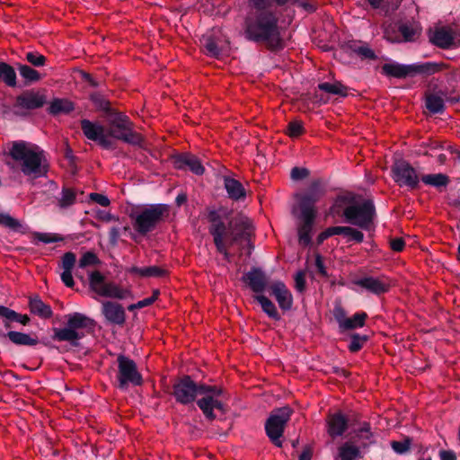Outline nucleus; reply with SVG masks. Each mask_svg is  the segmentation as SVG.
<instances>
[{"instance_id":"f257e3e1","label":"nucleus","mask_w":460,"mask_h":460,"mask_svg":"<svg viewBox=\"0 0 460 460\" xmlns=\"http://www.w3.org/2000/svg\"><path fill=\"white\" fill-rule=\"evenodd\" d=\"M278 8L261 13H248L243 20V35L248 41L265 46L270 51H280L285 47Z\"/></svg>"},{"instance_id":"f03ea898","label":"nucleus","mask_w":460,"mask_h":460,"mask_svg":"<svg viewBox=\"0 0 460 460\" xmlns=\"http://www.w3.org/2000/svg\"><path fill=\"white\" fill-rule=\"evenodd\" d=\"M325 189L320 179L313 181L304 192L295 195L296 205L293 214L298 219L297 234L302 245H310L313 227L317 217L316 203L323 197Z\"/></svg>"},{"instance_id":"7ed1b4c3","label":"nucleus","mask_w":460,"mask_h":460,"mask_svg":"<svg viewBox=\"0 0 460 460\" xmlns=\"http://www.w3.org/2000/svg\"><path fill=\"white\" fill-rule=\"evenodd\" d=\"M9 155L17 163L21 172L30 179L44 177L49 171L44 150L29 141H13Z\"/></svg>"},{"instance_id":"20e7f679","label":"nucleus","mask_w":460,"mask_h":460,"mask_svg":"<svg viewBox=\"0 0 460 460\" xmlns=\"http://www.w3.org/2000/svg\"><path fill=\"white\" fill-rule=\"evenodd\" d=\"M374 432L371 424L363 421L358 428H353L347 440L337 447L333 460H358L364 458L366 453L374 443Z\"/></svg>"},{"instance_id":"39448f33","label":"nucleus","mask_w":460,"mask_h":460,"mask_svg":"<svg viewBox=\"0 0 460 460\" xmlns=\"http://www.w3.org/2000/svg\"><path fill=\"white\" fill-rule=\"evenodd\" d=\"M170 216L167 204H151L130 215L132 227L139 235L146 236L160 227Z\"/></svg>"},{"instance_id":"423d86ee","label":"nucleus","mask_w":460,"mask_h":460,"mask_svg":"<svg viewBox=\"0 0 460 460\" xmlns=\"http://www.w3.org/2000/svg\"><path fill=\"white\" fill-rule=\"evenodd\" d=\"M199 396L201 397L197 400V405L206 420L210 422L216 420L215 410L220 411L222 414H226L228 411L226 400L229 399V394L224 386L200 383Z\"/></svg>"},{"instance_id":"0eeeda50","label":"nucleus","mask_w":460,"mask_h":460,"mask_svg":"<svg viewBox=\"0 0 460 460\" xmlns=\"http://www.w3.org/2000/svg\"><path fill=\"white\" fill-rule=\"evenodd\" d=\"M66 325L62 329L54 327L52 329V339L54 341H67L71 348H78L80 346V339L85 336L83 332L84 328H93L95 322L86 314L80 312L66 314Z\"/></svg>"},{"instance_id":"6e6552de","label":"nucleus","mask_w":460,"mask_h":460,"mask_svg":"<svg viewBox=\"0 0 460 460\" xmlns=\"http://www.w3.org/2000/svg\"><path fill=\"white\" fill-rule=\"evenodd\" d=\"M447 64L427 61L426 63L400 64L397 61L383 64L381 73L388 77L407 78L417 75H430L446 69Z\"/></svg>"},{"instance_id":"1a4fd4ad","label":"nucleus","mask_w":460,"mask_h":460,"mask_svg":"<svg viewBox=\"0 0 460 460\" xmlns=\"http://www.w3.org/2000/svg\"><path fill=\"white\" fill-rule=\"evenodd\" d=\"M107 136L120 139L127 144L141 145L143 138L140 133L136 132L135 125L128 115L111 108L108 123Z\"/></svg>"},{"instance_id":"9d476101","label":"nucleus","mask_w":460,"mask_h":460,"mask_svg":"<svg viewBox=\"0 0 460 460\" xmlns=\"http://www.w3.org/2000/svg\"><path fill=\"white\" fill-rule=\"evenodd\" d=\"M341 215L347 223L359 228L370 229L376 217V205L372 199H365L361 204L347 205Z\"/></svg>"},{"instance_id":"9b49d317","label":"nucleus","mask_w":460,"mask_h":460,"mask_svg":"<svg viewBox=\"0 0 460 460\" xmlns=\"http://www.w3.org/2000/svg\"><path fill=\"white\" fill-rule=\"evenodd\" d=\"M293 412L294 410L292 407L288 406V404L271 410L270 416L265 421V431L273 445L277 447L283 446L281 438Z\"/></svg>"},{"instance_id":"f8f14e48","label":"nucleus","mask_w":460,"mask_h":460,"mask_svg":"<svg viewBox=\"0 0 460 460\" xmlns=\"http://www.w3.org/2000/svg\"><path fill=\"white\" fill-rule=\"evenodd\" d=\"M118 374L116 386L120 390H127L132 386H140L143 385V376L138 370V367L133 358L128 356H118Z\"/></svg>"},{"instance_id":"ddd939ff","label":"nucleus","mask_w":460,"mask_h":460,"mask_svg":"<svg viewBox=\"0 0 460 460\" xmlns=\"http://www.w3.org/2000/svg\"><path fill=\"white\" fill-rule=\"evenodd\" d=\"M89 288L97 295L114 299H126L131 295L130 289L121 288L113 281H107L105 276L100 270H93L88 275Z\"/></svg>"},{"instance_id":"4468645a","label":"nucleus","mask_w":460,"mask_h":460,"mask_svg":"<svg viewBox=\"0 0 460 460\" xmlns=\"http://www.w3.org/2000/svg\"><path fill=\"white\" fill-rule=\"evenodd\" d=\"M199 386L200 383H197L191 376L183 374L181 377L174 379L171 394L179 404H192L197 402L199 396Z\"/></svg>"},{"instance_id":"2eb2a0df","label":"nucleus","mask_w":460,"mask_h":460,"mask_svg":"<svg viewBox=\"0 0 460 460\" xmlns=\"http://www.w3.org/2000/svg\"><path fill=\"white\" fill-rule=\"evenodd\" d=\"M358 422L356 414H346L342 410L330 411L325 417V428L328 436L332 438H341L348 432L350 426H355Z\"/></svg>"},{"instance_id":"dca6fc26","label":"nucleus","mask_w":460,"mask_h":460,"mask_svg":"<svg viewBox=\"0 0 460 460\" xmlns=\"http://www.w3.org/2000/svg\"><path fill=\"white\" fill-rule=\"evenodd\" d=\"M391 174L392 179L399 187H407L409 190H416L420 187V176L408 161H394L391 167Z\"/></svg>"},{"instance_id":"f3484780","label":"nucleus","mask_w":460,"mask_h":460,"mask_svg":"<svg viewBox=\"0 0 460 460\" xmlns=\"http://www.w3.org/2000/svg\"><path fill=\"white\" fill-rule=\"evenodd\" d=\"M47 103V96L39 90H24L18 94L13 103L14 113L20 116L28 115V111L42 108Z\"/></svg>"},{"instance_id":"a211bd4d","label":"nucleus","mask_w":460,"mask_h":460,"mask_svg":"<svg viewBox=\"0 0 460 460\" xmlns=\"http://www.w3.org/2000/svg\"><path fill=\"white\" fill-rule=\"evenodd\" d=\"M81 131L91 141H96L102 148L113 149L115 144L106 134L105 126L97 120L81 119Z\"/></svg>"},{"instance_id":"6ab92c4d","label":"nucleus","mask_w":460,"mask_h":460,"mask_svg":"<svg viewBox=\"0 0 460 460\" xmlns=\"http://www.w3.org/2000/svg\"><path fill=\"white\" fill-rule=\"evenodd\" d=\"M207 217L210 223L208 233L213 237L216 250L218 251L224 240L229 238V222L227 226L224 222L222 215L216 209L208 210Z\"/></svg>"},{"instance_id":"aec40b11","label":"nucleus","mask_w":460,"mask_h":460,"mask_svg":"<svg viewBox=\"0 0 460 460\" xmlns=\"http://www.w3.org/2000/svg\"><path fill=\"white\" fill-rule=\"evenodd\" d=\"M101 313L106 323L111 325L122 326L127 321L125 307L115 301H103L101 305Z\"/></svg>"},{"instance_id":"412c9836","label":"nucleus","mask_w":460,"mask_h":460,"mask_svg":"<svg viewBox=\"0 0 460 460\" xmlns=\"http://www.w3.org/2000/svg\"><path fill=\"white\" fill-rule=\"evenodd\" d=\"M353 284L361 287L363 289L373 293L374 295H383L391 289V282L387 277L365 276L356 279Z\"/></svg>"},{"instance_id":"4be33fe9","label":"nucleus","mask_w":460,"mask_h":460,"mask_svg":"<svg viewBox=\"0 0 460 460\" xmlns=\"http://www.w3.org/2000/svg\"><path fill=\"white\" fill-rule=\"evenodd\" d=\"M172 162L175 169L187 170L194 174L201 175L205 172V166L202 165L197 155L190 153L175 154L172 156Z\"/></svg>"},{"instance_id":"5701e85b","label":"nucleus","mask_w":460,"mask_h":460,"mask_svg":"<svg viewBox=\"0 0 460 460\" xmlns=\"http://www.w3.org/2000/svg\"><path fill=\"white\" fill-rule=\"evenodd\" d=\"M250 221L245 217H237L229 220V245L242 243L245 238H248Z\"/></svg>"},{"instance_id":"b1692460","label":"nucleus","mask_w":460,"mask_h":460,"mask_svg":"<svg viewBox=\"0 0 460 460\" xmlns=\"http://www.w3.org/2000/svg\"><path fill=\"white\" fill-rule=\"evenodd\" d=\"M242 280L247 282L250 288L257 295H262L268 286V277L261 268L250 269L247 273L243 274Z\"/></svg>"},{"instance_id":"393cba45","label":"nucleus","mask_w":460,"mask_h":460,"mask_svg":"<svg viewBox=\"0 0 460 460\" xmlns=\"http://www.w3.org/2000/svg\"><path fill=\"white\" fill-rule=\"evenodd\" d=\"M270 294L278 301L279 307L286 312L290 310L293 305V296L291 291L287 288L283 281H275L270 286Z\"/></svg>"},{"instance_id":"a878e982","label":"nucleus","mask_w":460,"mask_h":460,"mask_svg":"<svg viewBox=\"0 0 460 460\" xmlns=\"http://www.w3.org/2000/svg\"><path fill=\"white\" fill-rule=\"evenodd\" d=\"M429 41L439 49H453L454 38H452V28H436L435 31L429 34Z\"/></svg>"},{"instance_id":"bb28decb","label":"nucleus","mask_w":460,"mask_h":460,"mask_svg":"<svg viewBox=\"0 0 460 460\" xmlns=\"http://www.w3.org/2000/svg\"><path fill=\"white\" fill-rule=\"evenodd\" d=\"M0 336L8 338L12 343L17 346H36L40 341L35 334L31 335L22 332H13V330H9L8 332H4L0 330Z\"/></svg>"},{"instance_id":"cd10ccee","label":"nucleus","mask_w":460,"mask_h":460,"mask_svg":"<svg viewBox=\"0 0 460 460\" xmlns=\"http://www.w3.org/2000/svg\"><path fill=\"white\" fill-rule=\"evenodd\" d=\"M224 186L230 199L241 200L246 198V189L237 179L224 176Z\"/></svg>"},{"instance_id":"c85d7f7f","label":"nucleus","mask_w":460,"mask_h":460,"mask_svg":"<svg viewBox=\"0 0 460 460\" xmlns=\"http://www.w3.org/2000/svg\"><path fill=\"white\" fill-rule=\"evenodd\" d=\"M445 90H438L435 93H427L425 95V107L430 113L445 112Z\"/></svg>"},{"instance_id":"c756f323","label":"nucleus","mask_w":460,"mask_h":460,"mask_svg":"<svg viewBox=\"0 0 460 460\" xmlns=\"http://www.w3.org/2000/svg\"><path fill=\"white\" fill-rule=\"evenodd\" d=\"M0 317L3 318V323L5 328H12V321L21 323L22 325H28L31 322L29 314H18V312L10 309V307L0 305Z\"/></svg>"},{"instance_id":"7c9ffc66","label":"nucleus","mask_w":460,"mask_h":460,"mask_svg":"<svg viewBox=\"0 0 460 460\" xmlns=\"http://www.w3.org/2000/svg\"><path fill=\"white\" fill-rule=\"evenodd\" d=\"M29 308L32 314H36L41 318H50L53 315V310L50 305L45 304L39 295H34V296L30 297Z\"/></svg>"},{"instance_id":"2f4dec72","label":"nucleus","mask_w":460,"mask_h":460,"mask_svg":"<svg viewBox=\"0 0 460 460\" xmlns=\"http://www.w3.org/2000/svg\"><path fill=\"white\" fill-rule=\"evenodd\" d=\"M347 47L361 59H377V54L366 41H349Z\"/></svg>"},{"instance_id":"473e14b6","label":"nucleus","mask_w":460,"mask_h":460,"mask_svg":"<svg viewBox=\"0 0 460 460\" xmlns=\"http://www.w3.org/2000/svg\"><path fill=\"white\" fill-rule=\"evenodd\" d=\"M89 98L96 111H101V112H103L104 118L109 124L112 108L110 100L103 96V94L100 93V92H94L93 93H91Z\"/></svg>"},{"instance_id":"72a5a7b5","label":"nucleus","mask_w":460,"mask_h":460,"mask_svg":"<svg viewBox=\"0 0 460 460\" xmlns=\"http://www.w3.org/2000/svg\"><path fill=\"white\" fill-rule=\"evenodd\" d=\"M255 300L259 302L261 306V310L272 320H281V314L276 307L274 302L270 301L266 295H255Z\"/></svg>"},{"instance_id":"f704fd0d","label":"nucleus","mask_w":460,"mask_h":460,"mask_svg":"<svg viewBox=\"0 0 460 460\" xmlns=\"http://www.w3.org/2000/svg\"><path fill=\"white\" fill-rule=\"evenodd\" d=\"M0 82L8 85V87H16L17 74L15 68L4 61H0Z\"/></svg>"},{"instance_id":"c9c22d12","label":"nucleus","mask_w":460,"mask_h":460,"mask_svg":"<svg viewBox=\"0 0 460 460\" xmlns=\"http://www.w3.org/2000/svg\"><path fill=\"white\" fill-rule=\"evenodd\" d=\"M75 109L74 102L67 99H54L48 107V111L51 115L58 113H70Z\"/></svg>"},{"instance_id":"e433bc0d","label":"nucleus","mask_w":460,"mask_h":460,"mask_svg":"<svg viewBox=\"0 0 460 460\" xmlns=\"http://www.w3.org/2000/svg\"><path fill=\"white\" fill-rule=\"evenodd\" d=\"M317 88L318 90L328 93V94L340 95L341 97H346L349 90V87L340 81H335L333 84H330V82H323L317 85Z\"/></svg>"},{"instance_id":"4c0bfd02","label":"nucleus","mask_w":460,"mask_h":460,"mask_svg":"<svg viewBox=\"0 0 460 460\" xmlns=\"http://www.w3.org/2000/svg\"><path fill=\"white\" fill-rule=\"evenodd\" d=\"M17 68L24 80L25 84H31V83L39 82L40 78H42V75L40 72L37 71V69L32 68V66H28V64H17Z\"/></svg>"},{"instance_id":"58836bf2","label":"nucleus","mask_w":460,"mask_h":460,"mask_svg":"<svg viewBox=\"0 0 460 460\" xmlns=\"http://www.w3.org/2000/svg\"><path fill=\"white\" fill-rule=\"evenodd\" d=\"M133 274L140 275V277H164L168 274L165 269L160 266H147L146 268H138V266H132L129 270Z\"/></svg>"},{"instance_id":"ea45409f","label":"nucleus","mask_w":460,"mask_h":460,"mask_svg":"<svg viewBox=\"0 0 460 460\" xmlns=\"http://www.w3.org/2000/svg\"><path fill=\"white\" fill-rule=\"evenodd\" d=\"M421 181L424 182V184L433 185V187L440 188L447 187L450 181V179L447 174L445 173H429L422 174Z\"/></svg>"},{"instance_id":"a19ab883","label":"nucleus","mask_w":460,"mask_h":460,"mask_svg":"<svg viewBox=\"0 0 460 460\" xmlns=\"http://www.w3.org/2000/svg\"><path fill=\"white\" fill-rule=\"evenodd\" d=\"M0 226L14 231L15 233H25V228L19 219L5 212H0Z\"/></svg>"},{"instance_id":"79ce46f5","label":"nucleus","mask_w":460,"mask_h":460,"mask_svg":"<svg viewBox=\"0 0 460 460\" xmlns=\"http://www.w3.org/2000/svg\"><path fill=\"white\" fill-rule=\"evenodd\" d=\"M368 340V335H362L358 334V332H353L349 336L348 349L349 351H351V353H357V351H359L362 348H364Z\"/></svg>"},{"instance_id":"37998d69","label":"nucleus","mask_w":460,"mask_h":460,"mask_svg":"<svg viewBox=\"0 0 460 460\" xmlns=\"http://www.w3.org/2000/svg\"><path fill=\"white\" fill-rule=\"evenodd\" d=\"M368 314L366 312H356L351 317L347 318V331L356 330L364 326Z\"/></svg>"},{"instance_id":"c03bdc74","label":"nucleus","mask_w":460,"mask_h":460,"mask_svg":"<svg viewBox=\"0 0 460 460\" xmlns=\"http://www.w3.org/2000/svg\"><path fill=\"white\" fill-rule=\"evenodd\" d=\"M24 59L34 67L45 66L47 65V57L39 51H27L24 54Z\"/></svg>"},{"instance_id":"a18cd8bd","label":"nucleus","mask_w":460,"mask_h":460,"mask_svg":"<svg viewBox=\"0 0 460 460\" xmlns=\"http://www.w3.org/2000/svg\"><path fill=\"white\" fill-rule=\"evenodd\" d=\"M76 200V191L70 187H63L61 190V198L58 200V204L61 208H68L70 205H74Z\"/></svg>"},{"instance_id":"49530a36","label":"nucleus","mask_w":460,"mask_h":460,"mask_svg":"<svg viewBox=\"0 0 460 460\" xmlns=\"http://www.w3.org/2000/svg\"><path fill=\"white\" fill-rule=\"evenodd\" d=\"M202 46L205 49V52L210 57H219L221 49L213 36H207L202 41Z\"/></svg>"},{"instance_id":"de8ad7c7","label":"nucleus","mask_w":460,"mask_h":460,"mask_svg":"<svg viewBox=\"0 0 460 460\" xmlns=\"http://www.w3.org/2000/svg\"><path fill=\"white\" fill-rule=\"evenodd\" d=\"M304 123L301 120H291L287 124L286 133L291 138H296V137L302 136L305 133Z\"/></svg>"},{"instance_id":"09e8293b","label":"nucleus","mask_w":460,"mask_h":460,"mask_svg":"<svg viewBox=\"0 0 460 460\" xmlns=\"http://www.w3.org/2000/svg\"><path fill=\"white\" fill-rule=\"evenodd\" d=\"M249 12H261L269 8H277L274 0H248Z\"/></svg>"},{"instance_id":"8fccbe9b","label":"nucleus","mask_w":460,"mask_h":460,"mask_svg":"<svg viewBox=\"0 0 460 460\" xmlns=\"http://www.w3.org/2000/svg\"><path fill=\"white\" fill-rule=\"evenodd\" d=\"M412 440L411 437H404L402 440H392L391 447L395 453L405 454L410 450Z\"/></svg>"},{"instance_id":"3c124183","label":"nucleus","mask_w":460,"mask_h":460,"mask_svg":"<svg viewBox=\"0 0 460 460\" xmlns=\"http://www.w3.org/2000/svg\"><path fill=\"white\" fill-rule=\"evenodd\" d=\"M333 315L338 323V327L341 332H345L347 331V321L348 316L347 313L342 306H335L333 308Z\"/></svg>"},{"instance_id":"603ef678","label":"nucleus","mask_w":460,"mask_h":460,"mask_svg":"<svg viewBox=\"0 0 460 460\" xmlns=\"http://www.w3.org/2000/svg\"><path fill=\"white\" fill-rule=\"evenodd\" d=\"M101 261L97 254L93 252V251H87L86 252L83 253L79 260V267L82 269H84V267L87 266H96V264H100Z\"/></svg>"},{"instance_id":"864d4df0","label":"nucleus","mask_w":460,"mask_h":460,"mask_svg":"<svg viewBox=\"0 0 460 460\" xmlns=\"http://www.w3.org/2000/svg\"><path fill=\"white\" fill-rule=\"evenodd\" d=\"M76 264V255L75 252L64 253L61 259V267L66 270H69V271L73 272V270Z\"/></svg>"},{"instance_id":"5fc2aeb1","label":"nucleus","mask_w":460,"mask_h":460,"mask_svg":"<svg viewBox=\"0 0 460 460\" xmlns=\"http://www.w3.org/2000/svg\"><path fill=\"white\" fill-rule=\"evenodd\" d=\"M399 31L405 41H413L417 33V31H415L414 28L410 27V25H407V23H402L399 26Z\"/></svg>"},{"instance_id":"6e6d98bb","label":"nucleus","mask_w":460,"mask_h":460,"mask_svg":"<svg viewBox=\"0 0 460 460\" xmlns=\"http://www.w3.org/2000/svg\"><path fill=\"white\" fill-rule=\"evenodd\" d=\"M310 171L307 168H301V166H294L290 171V178L298 181V180H304L308 177Z\"/></svg>"},{"instance_id":"4d7b16f0","label":"nucleus","mask_w":460,"mask_h":460,"mask_svg":"<svg viewBox=\"0 0 460 460\" xmlns=\"http://www.w3.org/2000/svg\"><path fill=\"white\" fill-rule=\"evenodd\" d=\"M34 237L38 239V241H41L44 243H51V242H58L62 241L63 237L58 234H49V233H34Z\"/></svg>"},{"instance_id":"13d9d810","label":"nucleus","mask_w":460,"mask_h":460,"mask_svg":"<svg viewBox=\"0 0 460 460\" xmlns=\"http://www.w3.org/2000/svg\"><path fill=\"white\" fill-rule=\"evenodd\" d=\"M314 267L322 277H328L327 269L324 265V259L321 253L314 254Z\"/></svg>"},{"instance_id":"bf43d9fd","label":"nucleus","mask_w":460,"mask_h":460,"mask_svg":"<svg viewBox=\"0 0 460 460\" xmlns=\"http://www.w3.org/2000/svg\"><path fill=\"white\" fill-rule=\"evenodd\" d=\"M295 288L298 292H305L306 288V277L305 271H298L295 275Z\"/></svg>"},{"instance_id":"052dcab7","label":"nucleus","mask_w":460,"mask_h":460,"mask_svg":"<svg viewBox=\"0 0 460 460\" xmlns=\"http://www.w3.org/2000/svg\"><path fill=\"white\" fill-rule=\"evenodd\" d=\"M89 198L93 202L98 203L102 206H109L111 205V200L109 197L105 196V194H101V192H91L89 194Z\"/></svg>"},{"instance_id":"680f3d73","label":"nucleus","mask_w":460,"mask_h":460,"mask_svg":"<svg viewBox=\"0 0 460 460\" xmlns=\"http://www.w3.org/2000/svg\"><path fill=\"white\" fill-rule=\"evenodd\" d=\"M346 236H348L351 241L358 242V243L359 242L364 241V233L358 230V228L347 226Z\"/></svg>"},{"instance_id":"e2e57ef3","label":"nucleus","mask_w":460,"mask_h":460,"mask_svg":"<svg viewBox=\"0 0 460 460\" xmlns=\"http://www.w3.org/2000/svg\"><path fill=\"white\" fill-rule=\"evenodd\" d=\"M61 281L69 288H73L75 285L73 273L70 270H66V269H63V272L60 275Z\"/></svg>"},{"instance_id":"0e129e2a","label":"nucleus","mask_w":460,"mask_h":460,"mask_svg":"<svg viewBox=\"0 0 460 460\" xmlns=\"http://www.w3.org/2000/svg\"><path fill=\"white\" fill-rule=\"evenodd\" d=\"M252 226L250 222L249 226H248V237L245 238L244 242L246 243V248H247V252H246V254L247 256H251L252 251H254V244L252 243Z\"/></svg>"},{"instance_id":"69168bd1","label":"nucleus","mask_w":460,"mask_h":460,"mask_svg":"<svg viewBox=\"0 0 460 460\" xmlns=\"http://www.w3.org/2000/svg\"><path fill=\"white\" fill-rule=\"evenodd\" d=\"M81 78L84 80V82H88V84L92 87H99L100 82L96 81L95 77L93 76L92 74L86 71H80Z\"/></svg>"},{"instance_id":"338daca9","label":"nucleus","mask_w":460,"mask_h":460,"mask_svg":"<svg viewBox=\"0 0 460 460\" xmlns=\"http://www.w3.org/2000/svg\"><path fill=\"white\" fill-rule=\"evenodd\" d=\"M390 246L394 252H402L405 248V242L403 238H393L390 241Z\"/></svg>"},{"instance_id":"774afa93","label":"nucleus","mask_w":460,"mask_h":460,"mask_svg":"<svg viewBox=\"0 0 460 460\" xmlns=\"http://www.w3.org/2000/svg\"><path fill=\"white\" fill-rule=\"evenodd\" d=\"M441 460H457V455L454 450H439Z\"/></svg>"}]
</instances>
